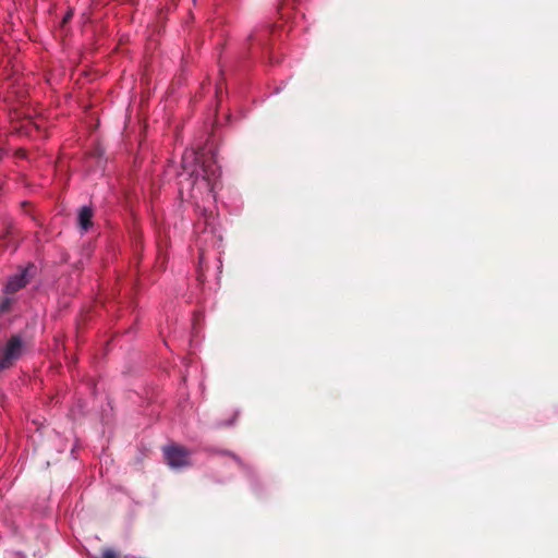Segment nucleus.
<instances>
[{
  "mask_svg": "<svg viewBox=\"0 0 558 558\" xmlns=\"http://www.w3.org/2000/svg\"><path fill=\"white\" fill-rule=\"evenodd\" d=\"M182 167L192 180L191 196L215 201L221 171L214 156L186 150L182 156Z\"/></svg>",
  "mask_w": 558,
  "mask_h": 558,
  "instance_id": "1",
  "label": "nucleus"
},
{
  "mask_svg": "<svg viewBox=\"0 0 558 558\" xmlns=\"http://www.w3.org/2000/svg\"><path fill=\"white\" fill-rule=\"evenodd\" d=\"M167 464L172 469H182L191 465V452L185 447L170 444L162 449Z\"/></svg>",
  "mask_w": 558,
  "mask_h": 558,
  "instance_id": "3",
  "label": "nucleus"
},
{
  "mask_svg": "<svg viewBox=\"0 0 558 558\" xmlns=\"http://www.w3.org/2000/svg\"><path fill=\"white\" fill-rule=\"evenodd\" d=\"M25 342L20 335H12L0 347V372L11 368L24 354Z\"/></svg>",
  "mask_w": 558,
  "mask_h": 558,
  "instance_id": "2",
  "label": "nucleus"
},
{
  "mask_svg": "<svg viewBox=\"0 0 558 558\" xmlns=\"http://www.w3.org/2000/svg\"><path fill=\"white\" fill-rule=\"evenodd\" d=\"M93 216H94V211H93V208L90 206H83L80 209L77 221H78V226L82 229V231L86 232V231H88L92 228V226H93V222H92Z\"/></svg>",
  "mask_w": 558,
  "mask_h": 558,
  "instance_id": "5",
  "label": "nucleus"
},
{
  "mask_svg": "<svg viewBox=\"0 0 558 558\" xmlns=\"http://www.w3.org/2000/svg\"><path fill=\"white\" fill-rule=\"evenodd\" d=\"M15 558H24V556L16 554Z\"/></svg>",
  "mask_w": 558,
  "mask_h": 558,
  "instance_id": "8",
  "label": "nucleus"
},
{
  "mask_svg": "<svg viewBox=\"0 0 558 558\" xmlns=\"http://www.w3.org/2000/svg\"><path fill=\"white\" fill-rule=\"evenodd\" d=\"M236 417H238V414L235 413V414L233 415V418H232L230 422H228V423H226V424H225V423H219L218 425H219V426L232 425V424H233V422L236 420Z\"/></svg>",
  "mask_w": 558,
  "mask_h": 558,
  "instance_id": "7",
  "label": "nucleus"
},
{
  "mask_svg": "<svg viewBox=\"0 0 558 558\" xmlns=\"http://www.w3.org/2000/svg\"><path fill=\"white\" fill-rule=\"evenodd\" d=\"M10 306L11 300L8 298L3 299L2 302L0 303V314L9 311Z\"/></svg>",
  "mask_w": 558,
  "mask_h": 558,
  "instance_id": "6",
  "label": "nucleus"
},
{
  "mask_svg": "<svg viewBox=\"0 0 558 558\" xmlns=\"http://www.w3.org/2000/svg\"><path fill=\"white\" fill-rule=\"evenodd\" d=\"M33 267L34 266L29 264L28 266L22 268L17 274L10 276L3 289L4 293L10 294L23 289L29 281V270Z\"/></svg>",
  "mask_w": 558,
  "mask_h": 558,
  "instance_id": "4",
  "label": "nucleus"
}]
</instances>
